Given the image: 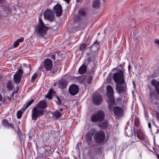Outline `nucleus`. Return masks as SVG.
<instances>
[{
    "label": "nucleus",
    "mask_w": 159,
    "mask_h": 159,
    "mask_svg": "<svg viewBox=\"0 0 159 159\" xmlns=\"http://www.w3.org/2000/svg\"><path fill=\"white\" fill-rule=\"evenodd\" d=\"M59 111H63V109L62 108H61L59 109Z\"/></svg>",
    "instance_id": "de8ad7c7"
},
{
    "label": "nucleus",
    "mask_w": 159,
    "mask_h": 159,
    "mask_svg": "<svg viewBox=\"0 0 159 159\" xmlns=\"http://www.w3.org/2000/svg\"><path fill=\"white\" fill-rule=\"evenodd\" d=\"M57 99H58V100L59 101V100H60L59 98L58 97H57ZM59 102H60V101H59Z\"/></svg>",
    "instance_id": "8fccbe9b"
},
{
    "label": "nucleus",
    "mask_w": 159,
    "mask_h": 159,
    "mask_svg": "<svg viewBox=\"0 0 159 159\" xmlns=\"http://www.w3.org/2000/svg\"><path fill=\"white\" fill-rule=\"evenodd\" d=\"M5 11L7 14H9L11 13V11L10 10L9 8L8 7L6 8L5 10Z\"/></svg>",
    "instance_id": "72a5a7b5"
},
{
    "label": "nucleus",
    "mask_w": 159,
    "mask_h": 159,
    "mask_svg": "<svg viewBox=\"0 0 159 159\" xmlns=\"http://www.w3.org/2000/svg\"><path fill=\"white\" fill-rule=\"evenodd\" d=\"M44 66L47 71L51 70L52 68V61L49 58L45 59L44 61Z\"/></svg>",
    "instance_id": "1a4fd4ad"
},
{
    "label": "nucleus",
    "mask_w": 159,
    "mask_h": 159,
    "mask_svg": "<svg viewBox=\"0 0 159 159\" xmlns=\"http://www.w3.org/2000/svg\"><path fill=\"white\" fill-rule=\"evenodd\" d=\"M2 125L7 128L13 127L11 124L9 123L7 120H3L2 121Z\"/></svg>",
    "instance_id": "412c9836"
},
{
    "label": "nucleus",
    "mask_w": 159,
    "mask_h": 159,
    "mask_svg": "<svg viewBox=\"0 0 159 159\" xmlns=\"http://www.w3.org/2000/svg\"><path fill=\"white\" fill-rule=\"evenodd\" d=\"M19 42L17 40L14 43V47L15 48L17 47L18 46H19Z\"/></svg>",
    "instance_id": "f704fd0d"
},
{
    "label": "nucleus",
    "mask_w": 159,
    "mask_h": 159,
    "mask_svg": "<svg viewBox=\"0 0 159 159\" xmlns=\"http://www.w3.org/2000/svg\"><path fill=\"white\" fill-rule=\"evenodd\" d=\"M57 71V70H56V71L55 72H53L52 73H53V74H54Z\"/></svg>",
    "instance_id": "3c124183"
},
{
    "label": "nucleus",
    "mask_w": 159,
    "mask_h": 159,
    "mask_svg": "<svg viewBox=\"0 0 159 159\" xmlns=\"http://www.w3.org/2000/svg\"><path fill=\"white\" fill-rule=\"evenodd\" d=\"M17 41L19 42V43L20 42H22L24 41V39L23 38H21L20 39H18Z\"/></svg>",
    "instance_id": "e433bc0d"
},
{
    "label": "nucleus",
    "mask_w": 159,
    "mask_h": 159,
    "mask_svg": "<svg viewBox=\"0 0 159 159\" xmlns=\"http://www.w3.org/2000/svg\"><path fill=\"white\" fill-rule=\"evenodd\" d=\"M59 88L63 89L66 87V84L64 82L61 81L59 83Z\"/></svg>",
    "instance_id": "393cba45"
},
{
    "label": "nucleus",
    "mask_w": 159,
    "mask_h": 159,
    "mask_svg": "<svg viewBox=\"0 0 159 159\" xmlns=\"http://www.w3.org/2000/svg\"><path fill=\"white\" fill-rule=\"evenodd\" d=\"M58 55V53L57 52H54L51 53L49 54V57L53 60L55 59V56Z\"/></svg>",
    "instance_id": "5701e85b"
},
{
    "label": "nucleus",
    "mask_w": 159,
    "mask_h": 159,
    "mask_svg": "<svg viewBox=\"0 0 159 159\" xmlns=\"http://www.w3.org/2000/svg\"><path fill=\"white\" fill-rule=\"evenodd\" d=\"M14 93H11V97H13V96H14Z\"/></svg>",
    "instance_id": "a18cd8bd"
},
{
    "label": "nucleus",
    "mask_w": 159,
    "mask_h": 159,
    "mask_svg": "<svg viewBox=\"0 0 159 159\" xmlns=\"http://www.w3.org/2000/svg\"><path fill=\"white\" fill-rule=\"evenodd\" d=\"M93 134L90 132H89L86 136V140L88 142H90L92 140Z\"/></svg>",
    "instance_id": "a211bd4d"
},
{
    "label": "nucleus",
    "mask_w": 159,
    "mask_h": 159,
    "mask_svg": "<svg viewBox=\"0 0 159 159\" xmlns=\"http://www.w3.org/2000/svg\"><path fill=\"white\" fill-rule=\"evenodd\" d=\"M154 43L158 45H159V40L158 39H155L154 41Z\"/></svg>",
    "instance_id": "c9c22d12"
},
{
    "label": "nucleus",
    "mask_w": 159,
    "mask_h": 159,
    "mask_svg": "<svg viewBox=\"0 0 159 159\" xmlns=\"http://www.w3.org/2000/svg\"><path fill=\"white\" fill-rule=\"evenodd\" d=\"M53 11L57 16H60L62 13L61 6L59 4H56L53 7Z\"/></svg>",
    "instance_id": "ddd939ff"
},
{
    "label": "nucleus",
    "mask_w": 159,
    "mask_h": 159,
    "mask_svg": "<svg viewBox=\"0 0 159 159\" xmlns=\"http://www.w3.org/2000/svg\"><path fill=\"white\" fill-rule=\"evenodd\" d=\"M23 71L21 69H19L14 75L13 80L15 83L18 84L21 80L22 75L23 74Z\"/></svg>",
    "instance_id": "6e6552de"
},
{
    "label": "nucleus",
    "mask_w": 159,
    "mask_h": 159,
    "mask_svg": "<svg viewBox=\"0 0 159 159\" xmlns=\"http://www.w3.org/2000/svg\"><path fill=\"white\" fill-rule=\"evenodd\" d=\"M43 16L45 19L51 21H53L54 20V16L51 10H46L44 11Z\"/></svg>",
    "instance_id": "0eeeda50"
},
{
    "label": "nucleus",
    "mask_w": 159,
    "mask_h": 159,
    "mask_svg": "<svg viewBox=\"0 0 159 159\" xmlns=\"http://www.w3.org/2000/svg\"><path fill=\"white\" fill-rule=\"evenodd\" d=\"M13 99V98H10L7 96H5L4 97L2 102L5 104H8L11 101V100Z\"/></svg>",
    "instance_id": "dca6fc26"
},
{
    "label": "nucleus",
    "mask_w": 159,
    "mask_h": 159,
    "mask_svg": "<svg viewBox=\"0 0 159 159\" xmlns=\"http://www.w3.org/2000/svg\"><path fill=\"white\" fill-rule=\"evenodd\" d=\"M125 71L120 70L118 72L113 75V79L116 84V90L119 93L125 92L126 89V84L124 78Z\"/></svg>",
    "instance_id": "f257e3e1"
},
{
    "label": "nucleus",
    "mask_w": 159,
    "mask_h": 159,
    "mask_svg": "<svg viewBox=\"0 0 159 159\" xmlns=\"http://www.w3.org/2000/svg\"><path fill=\"white\" fill-rule=\"evenodd\" d=\"M93 77L91 75L88 76L87 77V82L89 84H91L92 80H93Z\"/></svg>",
    "instance_id": "cd10ccee"
},
{
    "label": "nucleus",
    "mask_w": 159,
    "mask_h": 159,
    "mask_svg": "<svg viewBox=\"0 0 159 159\" xmlns=\"http://www.w3.org/2000/svg\"><path fill=\"white\" fill-rule=\"evenodd\" d=\"M95 140L97 143H104L105 139L104 133L102 131L97 132L95 135Z\"/></svg>",
    "instance_id": "423d86ee"
},
{
    "label": "nucleus",
    "mask_w": 159,
    "mask_h": 159,
    "mask_svg": "<svg viewBox=\"0 0 159 159\" xmlns=\"http://www.w3.org/2000/svg\"><path fill=\"white\" fill-rule=\"evenodd\" d=\"M138 138L140 140H145V136L142 132L140 131L137 134Z\"/></svg>",
    "instance_id": "6ab92c4d"
},
{
    "label": "nucleus",
    "mask_w": 159,
    "mask_h": 159,
    "mask_svg": "<svg viewBox=\"0 0 159 159\" xmlns=\"http://www.w3.org/2000/svg\"><path fill=\"white\" fill-rule=\"evenodd\" d=\"M86 26V23H84L83 21H81L80 22V24L78 25V28L76 30H77L80 29H84Z\"/></svg>",
    "instance_id": "aec40b11"
},
{
    "label": "nucleus",
    "mask_w": 159,
    "mask_h": 159,
    "mask_svg": "<svg viewBox=\"0 0 159 159\" xmlns=\"http://www.w3.org/2000/svg\"><path fill=\"white\" fill-rule=\"evenodd\" d=\"M46 102L44 101H40L35 107L32 110V119L36 120L38 117L43 116L44 114V109L46 107Z\"/></svg>",
    "instance_id": "f03ea898"
},
{
    "label": "nucleus",
    "mask_w": 159,
    "mask_h": 159,
    "mask_svg": "<svg viewBox=\"0 0 159 159\" xmlns=\"http://www.w3.org/2000/svg\"><path fill=\"white\" fill-rule=\"evenodd\" d=\"M113 109L114 114L116 116H120L122 114V110L120 107H114Z\"/></svg>",
    "instance_id": "4468645a"
},
{
    "label": "nucleus",
    "mask_w": 159,
    "mask_h": 159,
    "mask_svg": "<svg viewBox=\"0 0 159 159\" xmlns=\"http://www.w3.org/2000/svg\"><path fill=\"white\" fill-rule=\"evenodd\" d=\"M86 46L87 45L86 44L83 43L80 46V49L82 51L84 50L85 49V48L86 47Z\"/></svg>",
    "instance_id": "7c9ffc66"
},
{
    "label": "nucleus",
    "mask_w": 159,
    "mask_h": 159,
    "mask_svg": "<svg viewBox=\"0 0 159 159\" xmlns=\"http://www.w3.org/2000/svg\"><path fill=\"white\" fill-rule=\"evenodd\" d=\"M104 112L101 110L93 114L91 117L93 121L97 122L102 120L104 118Z\"/></svg>",
    "instance_id": "39448f33"
},
{
    "label": "nucleus",
    "mask_w": 159,
    "mask_h": 159,
    "mask_svg": "<svg viewBox=\"0 0 159 159\" xmlns=\"http://www.w3.org/2000/svg\"><path fill=\"white\" fill-rule=\"evenodd\" d=\"M2 97L1 94L0 93V101H1L2 100Z\"/></svg>",
    "instance_id": "ea45409f"
},
{
    "label": "nucleus",
    "mask_w": 159,
    "mask_h": 159,
    "mask_svg": "<svg viewBox=\"0 0 159 159\" xmlns=\"http://www.w3.org/2000/svg\"><path fill=\"white\" fill-rule=\"evenodd\" d=\"M157 157H158V159H159V155H157Z\"/></svg>",
    "instance_id": "603ef678"
},
{
    "label": "nucleus",
    "mask_w": 159,
    "mask_h": 159,
    "mask_svg": "<svg viewBox=\"0 0 159 159\" xmlns=\"http://www.w3.org/2000/svg\"><path fill=\"white\" fill-rule=\"evenodd\" d=\"M69 91L70 94L74 95L78 93L79 89L78 86L76 85L73 84L70 86Z\"/></svg>",
    "instance_id": "f8f14e48"
},
{
    "label": "nucleus",
    "mask_w": 159,
    "mask_h": 159,
    "mask_svg": "<svg viewBox=\"0 0 159 159\" xmlns=\"http://www.w3.org/2000/svg\"><path fill=\"white\" fill-rule=\"evenodd\" d=\"M93 102L97 105L100 104L102 101V99L100 95L98 93H95L93 96Z\"/></svg>",
    "instance_id": "9d476101"
},
{
    "label": "nucleus",
    "mask_w": 159,
    "mask_h": 159,
    "mask_svg": "<svg viewBox=\"0 0 159 159\" xmlns=\"http://www.w3.org/2000/svg\"><path fill=\"white\" fill-rule=\"evenodd\" d=\"M34 99H32L30 101H28L26 103V106H25V109H27L30 105H31L34 102Z\"/></svg>",
    "instance_id": "a878e982"
},
{
    "label": "nucleus",
    "mask_w": 159,
    "mask_h": 159,
    "mask_svg": "<svg viewBox=\"0 0 159 159\" xmlns=\"http://www.w3.org/2000/svg\"><path fill=\"white\" fill-rule=\"evenodd\" d=\"M53 92L52 89H50L47 95L46 96V97L47 98H48L49 99H50L52 98V95Z\"/></svg>",
    "instance_id": "bb28decb"
},
{
    "label": "nucleus",
    "mask_w": 159,
    "mask_h": 159,
    "mask_svg": "<svg viewBox=\"0 0 159 159\" xmlns=\"http://www.w3.org/2000/svg\"><path fill=\"white\" fill-rule=\"evenodd\" d=\"M86 16V12L84 10L81 9L79 10L78 15L76 16L75 19V22H79L82 20V17Z\"/></svg>",
    "instance_id": "9b49d317"
},
{
    "label": "nucleus",
    "mask_w": 159,
    "mask_h": 159,
    "mask_svg": "<svg viewBox=\"0 0 159 159\" xmlns=\"http://www.w3.org/2000/svg\"><path fill=\"white\" fill-rule=\"evenodd\" d=\"M154 95V94L153 93H151L150 95V96L152 97V95Z\"/></svg>",
    "instance_id": "c03bdc74"
},
{
    "label": "nucleus",
    "mask_w": 159,
    "mask_h": 159,
    "mask_svg": "<svg viewBox=\"0 0 159 159\" xmlns=\"http://www.w3.org/2000/svg\"><path fill=\"white\" fill-rule=\"evenodd\" d=\"M107 124L106 123H105L104 124V125H101V127L102 128H104L107 127Z\"/></svg>",
    "instance_id": "58836bf2"
},
{
    "label": "nucleus",
    "mask_w": 159,
    "mask_h": 159,
    "mask_svg": "<svg viewBox=\"0 0 159 159\" xmlns=\"http://www.w3.org/2000/svg\"><path fill=\"white\" fill-rule=\"evenodd\" d=\"M133 82V85H134V87H135V82L134 81H133L132 82Z\"/></svg>",
    "instance_id": "37998d69"
},
{
    "label": "nucleus",
    "mask_w": 159,
    "mask_h": 159,
    "mask_svg": "<svg viewBox=\"0 0 159 159\" xmlns=\"http://www.w3.org/2000/svg\"><path fill=\"white\" fill-rule=\"evenodd\" d=\"M7 87L9 90H12L14 88L13 83L11 81H8L7 82Z\"/></svg>",
    "instance_id": "4be33fe9"
},
{
    "label": "nucleus",
    "mask_w": 159,
    "mask_h": 159,
    "mask_svg": "<svg viewBox=\"0 0 159 159\" xmlns=\"http://www.w3.org/2000/svg\"><path fill=\"white\" fill-rule=\"evenodd\" d=\"M39 69L40 70H42L43 71H44V68L43 67V66L42 65H40L39 68Z\"/></svg>",
    "instance_id": "4c0bfd02"
},
{
    "label": "nucleus",
    "mask_w": 159,
    "mask_h": 159,
    "mask_svg": "<svg viewBox=\"0 0 159 159\" xmlns=\"http://www.w3.org/2000/svg\"><path fill=\"white\" fill-rule=\"evenodd\" d=\"M148 126L149 128H151V124L150 123H148Z\"/></svg>",
    "instance_id": "a19ab883"
},
{
    "label": "nucleus",
    "mask_w": 159,
    "mask_h": 159,
    "mask_svg": "<svg viewBox=\"0 0 159 159\" xmlns=\"http://www.w3.org/2000/svg\"><path fill=\"white\" fill-rule=\"evenodd\" d=\"M37 74L35 73L31 77V81L33 83L34 82L36 79L37 78Z\"/></svg>",
    "instance_id": "c85d7f7f"
},
{
    "label": "nucleus",
    "mask_w": 159,
    "mask_h": 159,
    "mask_svg": "<svg viewBox=\"0 0 159 159\" xmlns=\"http://www.w3.org/2000/svg\"><path fill=\"white\" fill-rule=\"evenodd\" d=\"M42 16V14L41 13L39 16V22L36 25L35 30V32L38 35L43 36L46 34L48 28L44 25L41 20Z\"/></svg>",
    "instance_id": "7ed1b4c3"
},
{
    "label": "nucleus",
    "mask_w": 159,
    "mask_h": 159,
    "mask_svg": "<svg viewBox=\"0 0 159 159\" xmlns=\"http://www.w3.org/2000/svg\"><path fill=\"white\" fill-rule=\"evenodd\" d=\"M87 70V67L85 65H83L79 68V73L81 74H84Z\"/></svg>",
    "instance_id": "2eb2a0df"
},
{
    "label": "nucleus",
    "mask_w": 159,
    "mask_h": 159,
    "mask_svg": "<svg viewBox=\"0 0 159 159\" xmlns=\"http://www.w3.org/2000/svg\"><path fill=\"white\" fill-rule=\"evenodd\" d=\"M22 112L20 111H18L17 112V118L18 119H19L21 118V117L22 116Z\"/></svg>",
    "instance_id": "c756f323"
},
{
    "label": "nucleus",
    "mask_w": 159,
    "mask_h": 159,
    "mask_svg": "<svg viewBox=\"0 0 159 159\" xmlns=\"http://www.w3.org/2000/svg\"><path fill=\"white\" fill-rule=\"evenodd\" d=\"M157 83L158 82H157L155 80L153 79L151 81V84L152 85L155 86V88L156 86L157 85Z\"/></svg>",
    "instance_id": "2f4dec72"
},
{
    "label": "nucleus",
    "mask_w": 159,
    "mask_h": 159,
    "mask_svg": "<svg viewBox=\"0 0 159 159\" xmlns=\"http://www.w3.org/2000/svg\"><path fill=\"white\" fill-rule=\"evenodd\" d=\"M78 2H80L82 1L83 0H76Z\"/></svg>",
    "instance_id": "09e8293b"
},
{
    "label": "nucleus",
    "mask_w": 159,
    "mask_h": 159,
    "mask_svg": "<svg viewBox=\"0 0 159 159\" xmlns=\"http://www.w3.org/2000/svg\"><path fill=\"white\" fill-rule=\"evenodd\" d=\"M130 65H129L128 66V69H129V71H130Z\"/></svg>",
    "instance_id": "49530a36"
},
{
    "label": "nucleus",
    "mask_w": 159,
    "mask_h": 159,
    "mask_svg": "<svg viewBox=\"0 0 159 159\" xmlns=\"http://www.w3.org/2000/svg\"><path fill=\"white\" fill-rule=\"evenodd\" d=\"M4 1V0H0V3H2Z\"/></svg>",
    "instance_id": "79ce46f5"
},
{
    "label": "nucleus",
    "mask_w": 159,
    "mask_h": 159,
    "mask_svg": "<svg viewBox=\"0 0 159 159\" xmlns=\"http://www.w3.org/2000/svg\"><path fill=\"white\" fill-rule=\"evenodd\" d=\"M93 7L98 8L100 6V1L99 0H94L93 3Z\"/></svg>",
    "instance_id": "f3484780"
},
{
    "label": "nucleus",
    "mask_w": 159,
    "mask_h": 159,
    "mask_svg": "<svg viewBox=\"0 0 159 159\" xmlns=\"http://www.w3.org/2000/svg\"><path fill=\"white\" fill-rule=\"evenodd\" d=\"M53 116L56 118L60 117L61 116V114L58 111H55L53 113Z\"/></svg>",
    "instance_id": "b1692460"
},
{
    "label": "nucleus",
    "mask_w": 159,
    "mask_h": 159,
    "mask_svg": "<svg viewBox=\"0 0 159 159\" xmlns=\"http://www.w3.org/2000/svg\"><path fill=\"white\" fill-rule=\"evenodd\" d=\"M155 89L157 93L159 94V81L158 82L157 85L156 86Z\"/></svg>",
    "instance_id": "473e14b6"
},
{
    "label": "nucleus",
    "mask_w": 159,
    "mask_h": 159,
    "mask_svg": "<svg viewBox=\"0 0 159 159\" xmlns=\"http://www.w3.org/2000/svg\"><path fill=\"white\" fill-rule=\"evenodd\" d=\"M107 95L109 98L108 103L109 107L111 109L112 108L115 102V99L113 94V89L111 86L108 85L107 87Z\"/></svg>",
    "instance_id": "20e7f679"
}]
</instances>
